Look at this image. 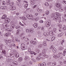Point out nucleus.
I'll return each mask as SVG.
<instances>
[{
  "label": "nucleus",
  "instance_id": "nucleus-1",
  "mask_svg": "<svg viewBox=\"0 0 66 66\" xmlns=\"http://www.w3.org/2000/svg\"><path fill=\"white\" fill-rule=\"evenodd\" d=\"M58 16H61L60 13H59L58 12H56L55 13H55L54 14L53 16V20H60L61 19Z\"/></svg>",
  "mask_w": 66,
  "mask_h": 66
},
{
  "label": "nucleus",
  "instance_id": "nucleus-2",
  "mask_svg": "<svg viewBox=\"0 0 66 66\" xmlns=\"http://www.w3.org/2000/svg\"><path fill=\"white\" fill-rule=\"evenodd\" d=\"M57 54L53 56V57L55 59H56L57 57H60L62 55V52H60V50L57 52Z\"/></svg>",
  "mask_w": 66,
  "mask_h": 66
},
{
  "label": "nucleus",
  "instance_id": "nucleus-3",
  "mask_svg": "<svg viewBox=\"0 0 66 66\" xmlns=\"http://www.w3.org/2000/svg\"><path fill=\"white\" fill-rule=\"evenodd\" d=\"M12 41V39L9 40L8 41L6 39L4 40V42L6 43V45H7L8 43H11Z\"/></svg>",
  "mask_w": 66,
  "mask_h": 66
},
{
  "label": "nucleus",
  "instance_id": "nucleus-4",
  "mask_svg": "<svg viewBox=\"0 0 66 66\" xmlns=\"http://www.w3.org/2000/svg\"><path fill=\"white\" fill-rule=\"evenodd\" d=\"M27 17L28 19H31L33 18V15L32 14L29 15L28 14L27 15Z\"/></svg>",
  "mask_w": 66,
  "mask_h": 66
},
{
  "label": "nucleus",
  "instance_id": "nucleus-5",
  "mask_svg": "<svg viewBox=\"0 0 66 66\" xmlns=\"http://www.w3.org/2000/svg\"><path fill=\"white\" fill-rule=\"evenodd\" d=\"M51 24V22L50 21H48L47 22L46 24L45 25L47 27H48L50 26Z\"/></svg>",
  "mask_w": 66,
  "mask_h": 66
},
{
  "label": "nucleus",
  "instance_id": "nucleus-6",
  "mask_svg": "<svg viewBox=\"0 0 66 66\" xmlns=\"http://www.w3.org/2000/svg\"><path fill=\"white\" fill-rule=\"evenodd\" d=\"M21 48L22 50H25V44L23 43L21 44Z\"/></svg>",
  "mask_w": 66,
  "mask_h": 66
},
{
  "label": "nucleus",
  "instance_id": "nucleus-7",
  "mask_svg": "<svg viewBox=\"0 0 66 66\" xmlns=\"http://www.w3.org/2000/svg\"><path fill=\"white\" fill-rule=\"evenodd\" d=\"M56 6L57 7L59 8V9H61V4L59 3H57L56 4Z\"/></svg>",
  "mask_w": 66,
  "mask_h": 66
},
{
  "label": "nucleus",
  "instance_id": "nucleus-8",
  "mask_svg": "<svg viewBox=\"0 0 66 66\" xmlns=\"http://www.w3.org/2000/svg\"><path fill=\"white\" fill-rule=\"evenodd\" d=\"M10 9L11 11H14L16 10V7L15 6H13L10 7Z\"/></svg>",
  "mask_w": 66,
  "mask_h": 66
},
{
  "label": "nucleus",
  "instance_id": "nucleus-9",
  "mask_svg": "<svg viewBox=\"0 0 66 66\" xmlns=\"http://www.w3.org/2000/svg\"><path fill=\"white\" fill-rule=\"evenodd\" d=\"M20 19H22V20H27V18L24 16H21L20 17Z\"/></svg>",
  "mask_w": 66,
  "mask_h": 66
},
{
  "label": "nucleus",
  "instance_id": "nucleus-10",
  "mask_svg": "<svg viewBox=\"0 0 66 66\" xmlns=\"http://www.w3.org/2000/svg\"><path fill=\"white\" fill-rule=\"evenodd\" d=\"M3 26L4 28H6L8 27V25L6 24V23H4L3 24Z\"/></svg>",
  "mask_w": 66,
  "mask_h": 66
},
{
  "label": "nucleus",
  "instance_id": "nucleus-11",
  "mask_svg": "<svg viewBox=\"0 0 66 66\" xmlns=\"http://www.w3.org/2000/svg\"><path fill=\"white\" fill-rule=\"evenodd\" d=\"M54 53H56V52H57V51L55 48L54 47H53L52 49Z\"/></svg>",
  "mask_w": 66,
  "mask_h": 66
},
{
  "label": "nucleus",
  "instance_id": "nucleus-12",
  "mask_svg": "<svg viewBox=\"0 0 66 66\" xmlns=\"http://www.w3.org/2000/svg\"><path fill=\"white\" fill-rule=\"evenodd\" d=\"M43 35L44 36H47L49 35V32H45V33H43Z\"/></svg>",
  "mask_w": 66,
  "mask_h": 66
},
{
  "label": "nucleus",
  "instance_id": "nucleus-13",
  "mask_svg": "<svg viewBox=\"0 0 66 66\" xmlns=\"http://www.w3.org/2000/svg\"><path fill=\"white\" fill-rule=\"evenodd\" d=\"M5 30L6 31H8V32H11L12 31V30L11 29L9 28H7L5 29Z\"/></svg>",
  "mask_w": 66,
  "mask_h": 66
},
{
  "label": "nucleus",
  "instance_id": "nucleus-14",
  "mask_svg": "<svg viewBox=\"0 0 66 66\" xmlns=\"http://www.w3.org/2000/svg\"><path fill=\"white\" fill-rule=\"evenodd\" d=\"M23 59L22 57H20L18 58V60L20 62H22Z\"/></svg>",
  "mask_w": 66,
  "mask_h": 66
},
{
  "label": "nucleus",
  "instance_id": "nucleus-15",
  "mask_svg": "<svg viewBox=\"0 0 66 66\" xmlns=\"http://www.w3.org/2000/svg\"><path fill=\"white\" fill-rule=\"evenodd\" d=\"M38 26V25H37V24L36 23H35L33 24V26L34 27V28H37Z\"/></svg>",
  "mask_w": 66,
  "mask_h": 66
},
{
  "label": "nucleus",
  "instance_id": "nucleus-16",
  "mask_svg": "<svg viewBox=\"0 0 66 66\" xmlns=\"http://www.w3.org/2000/svg\"><path fill=\"white\" fill-rule=\"evenodd\" d=\"M44 53H43V54H42V56H44L45 57L48 58V56L46 55V54H45Z\"/></svg>",
  "mask_w": 66,
  "mask_h": 66
},
{
  "label": "nucleus",
  "instance_id": "nucleus-17",
  "mask_svg": "<svg viewBox=\"0 0 66 66\" xmlns=\"http://www.w3.org/2000/svg\"><path fill=\"white\" fill-rule=\"evenodd\" d=\"M10 57H14L15 56V54L14 53H11L10 54Z\"/></svg>",
  "mask_w": 66,
  "mask_h": 66
},
{
  "label": "nucleus",
  "instance_id": "nucleus-18",
  "mask_svg": "<svg viewBox=\"0 0 66 66\" xmlns=\"http://www.w3.org/2000/svg\"><path fill=\"white\" fill-rule=\"evenodd\" d=\"M15 27V24H12L10 28L12 29H13L14 27Z\"/></svg>",
  "mask_w": 66,
  "mask_h": 66
},
{
  "label": "nucleus",
  "instance_id": "nucleus-19",
  "mask_svg": "<svg viewBox=\"0 0 66 66\" xmlns=\"http://www.w3.org/2000/svg\"><path fill=\"white\" fill-rule=\"evenodd\" d=\"M30 43L31 44H32V45H35V42L33 41H31L30 42Z\"/></svg>",
  "mask_w": 66,
  "mask_h": 66
},
{
  "label": "nucleus",
  "instance_id": "nucleus-20",
  "mask_svg": "<svg viewBox=\"0 0 66 66\" xmlns=\"http://www.w3.org/2000/svg\"><path fill=\"white\" fill-rule=\"evenodd\" d=\"M12 63L14 64V65H18V63H17V62L14 61L12 62Z\"/></svg>",
  "mask_w": 66,
  "mask_h": 66
},
{
  "label": "nucleus",
  "instance_id": "nucleus-21",
  "mask_svg": "<svg viewBox=\"0 0 66 66\" xmlns=\"http://www.w3.org/2000/svg\"><path fill=\"white\" fill-rule=\"evenodd\" d=\"M62 25H60L59 27V32H62Z\"/></svg>",
  "mask_w": 66,
  "mask_h": 66
},
{
  "label": "nucleus",
  "instance_id": "nucleus-22",
  "mask_svg": "<svg viewBox=\"0 0 66 66\" xmlns=\"http://www.w3.org/2000/svg\"><path fill=\"white\" fill-rule=\"evenodd\" d=\"M15 55L16 57H19V54L17 53H15Z\"/></svg>",
  "mask_w": 66,
  "mask_h": 66
},
{
  "label": "nucleus",
  "instance_id": "nucleus-23",
  "mask_svg": "<svg viewBox=\"0 0 66 66\" xmlns=\"http://www.w3.org/2000/svg\"><path fill=\"white\" fill-rule=\"evenodd\" d=\"M42 59V57L40 56H39L38 57H37V58H36V60H38V61H39L40 60Z\"/></svg>",
  "mask_w": 66,
  "mask_h": 66
},
{
  "label": "nucleus",
  "instance_id": "nucleus-24",
  "mask_svg": "<svg viewBox=\"0 0 66 66\" xmlns=\"http://www.w3.org/2000/svg\"><path fill=\"white\" fill-rule=\"evenodd\" d=\"M6 17V15H4L3 16L2 18L4 19H5Z\"/></svg>",
  "mask_w": 66,
  "mask_h": 66
},
{
  "label": "nucleus",
  "instance_id": "nucleus-25",
  "mask_svg": "<svg viewBox=\"0 0 66 66\" xmlns=\"http://www.w3.org/2000/svg\"><path fill=\"white\" fill-rule=\"evenodd\" d=\"M63 35V33H61L58 35V37H61Z\"/></svg>",
  "mask_w": 66,
  "mask_h": 66
},
{
  "label": "nucleus",
  "instance_id": "nucleus-26",
  "mask_svg": "<svg viewBox=\"0 0 66 66\" xmlns=\"http://www.w3.org/2000/svg\"><path fill=\"white\" fill-rule=\"evenodd\" d=\"M9 33H7L5 34L4 36L5 37H8V36H9Z\"/></svg>",
  "mask_w": 66,
  "mask_h": 66
},
{
  "label": "nucleus",
  "instance_id": "nucleus-27",
  "mask_svg": "<svg viewBox=\"0 0 66 66\" xmlns=\"http://www.w3.org/2000/svg\"><path fill=\"white\" fill-rule=\"evenodd\" d=\"M25 40L26 42H30V39L28 38H25Z\"/></svg>",
  "mask_w": 66,
  "mask_h": 66
},
{
  "label": "nucleus",
  "instance_id": "nucleus-28",
  "mask_svg": "<svg viewBox=\"0 0 66 66\" xmlns=\"http://www.w3.org/2000/svg\"><path fill=\"white\" fill-rule=\"evenodd\" d=\"M56 65V63L55 62H53L52 63V65L53 66H55Z\"/></svg>",
  "mask_w": 66,
  "mask_h": 66
},
{
  "label": "nucleus",
  "instance_id": "nucleus-29",
  "mask_svg": "<svg viewBox=\"0 0 66 66\" xmlns=\"http://www.w3.org/2000/svg\"><path fill=\"white\" fill-rule=\"evenodd\" d=\"M2 52L4 54H5L6 53V51L5 50H2Z\"/></svg>",
  "mask_w": 66,
  "mask_h": 66
},
{
  "label": "nucleus",
  "instance_id": "nucleus-30",
  "mask_svg": "<svg viewBox=\"0 0 66 66\" xmlns=\"http://www.w3.org/2000/svg\"><path fill=\"white\" fill-rule=\"evenodd\" d=\"M10 0L6 2V4H7V5H10Z\"/></svg>",
  "mask_w": 66,
  "mask_h": 66
},
{
  "label": "nucleus",
  "instance_id": "nucleus-31",
  "mask_svg": "<svg viewBox=\"0 0 66 66\" xmlns=\"http://www.w3.org/2000/svg\"><path fill=\"white\" fill-rule=\"evenodd\" d=\"M30 3L31 4H35V3L34 2V1L33 0L30 1Z\"/></svg>",
  "mask_w": 66,
  "mask_h": 66
},
{
  "label": "nucleus",
  "instance_id": "nucleus-32",
  "mask_svg": "<svg viewBox=\"0 0 66 66\" xmlns=\"http://www.w3.org/2000/svg\"><path fill=\"white\" fill-rule=\"evenodd\" d=\"M43 50H44V52H42V54H45V52H46V51H47V49H43Z\"/></svg>",
  "mask_w": 66,
  "mask_h": 66
},
{
  "label": "nucleus",
  "instance_id": "nucleus-33",
  "mask_svg": "<svg viewBox=\"0 0 66 66\" xmlns=\"http://www.w3.org/2000/svg\"><path fill=\"white\" fill-rule=\"evenodd\" d=\"M43 45L44 46H47V44H46V42H44L43 43Z\"/></svg>",
  "mask_w": 66,
  "mask_h": 66
},
{
  "label": "nucleus",
  "instance_id": "nucleus-34",
  "mask_svg": "<svg viewBox=\"0 0 66 66\" xmlns=\"http://www.w3.org/2000/svg\"><path fill=\"white\" fill-rule=\"evenodd\" d=\"M47 66H52L51 65V62H48L47 64Z\"/></svg>",
  "mask_w": 66,
  "mask_h": 66
},
{
  "label": "nucleus",
  "instance_id": "nucleus-35",
  "mask_svg": "<svg viewBox=\"0 0 66 66\" xmlns=\"http://www.w3.org/2000/svg\"><path fill=\"white\" fill-rule=\"evenodd\" d=\"M55 39V37H53L52 38L51 41L53 42Z\"/></svg>",
  "mask_w": 66,
  "mask_h": 66
},
{
  "label": "nucleus",
  "instance_id": "nucleus-36",
  "mask_svg": "<svg viewBox=\"0 0 66 66\" xmlns=\"http://www.w3.org/2000/svg\"><path fill=\"white\" fill-rule=\"evenodd\" d=\"M19 30H18L16 33V35H18L19 34Z\"/></svg>",
  "mask_w": 66,
  "mask_h": 66
},
{
  "label": "nucleus",
  "instance_id": "nucleus-37",
  "mask_svg": "<svg viewBox=\"0 0 66 66\" xmlns=\"http://www.w3.org/2000/svg\"><path fill=\"white\" fill-rule=\"evenodd\" d=\"M37 11L38 12H42L43 11V10L42 9H38L37 10Z\"/></svg>",
  "mask_w": 66,
  "mask_h": 66
},
{
  "label": "nucleus",
  "instance_id": "nucleus-38",
  "mask_svg": "<svg viewBox=\"0 0 66 66\" xmlns=\"http://www.w3.org/2000/svg\"><path fill=\"white\" fill-rule=\"evenodd\" d=\"M28 4H25L24 5V7L25 9H27V7H28Z\"/></svg>",
  "mask_w": 66,
  "mask_h": 66
},
{
  "label": "nucleus",
  "instance_id": "nucleus-39",
  "mask_svg": "<svg viewBox=\"0 0 66 66\" xmlns=\"http://www.w3.org/2000/svg\"><path fill=\"white\" fill-rule=\"evenodd\" d=\"M64 49V47H63L61 46L59 48V50H62Z\"/></svg>",
  "mask_w": 66,
  "mask_h": 66
},
{
  "label": "nucleus",
  "instance_id": "nucleus-40",
  "mask_svg": "<svg viewBox=\"0 0 66 66\" xmlns=\"http://www.w3.org/2000/svg\"><path fill=\"white\" fill-rule=\"evenodd\" d=\"M42 66H46V64L45 63H42Z\"/></svg>",
  "mask_w": 66,
  "mask_h": 66
},
{
  "label": "nucleus",
  "instance_id": "nucleus-41",
  "mask_svg": "<svg viewBox=\"0 0 66 66\" xmlns=\"http://www.w3.org/2000/svg\"><path fill=\"white\" fill-rule=\"evenodd\" d=\"M45 14L46 15H48V14H49V11H46L45 12Z\"/></svg>",
  "mask_w": 66,
  "mask_h": 66
},
{
  "label": "nucleus",
  "instance_id": "nucleus-42",
  "mask_svg": "<svg viewBox=\"0 0 66 66\" xmlns=\"http://www.w3.org/2000/svg\"><path fill=\"white\" fill-rule=\"evenodd\" d=\"M5 21V23H9V22L10 21V20H9V21L7 20H6Z\"/></svg>",
  "mask_w": 66,
  "mask_h": 66
},
{
  "label": "nucleus",
  "instance_id": "nucleus-43",
  "mask_svg": "<svg viewBox=\"0 0 66 66\" xmlns=\"http://www.w3.org/2000/svg\"><path fill=\"white\" fill-rule=\"evenodd\" d=\"M29 59V57L28 56H26L25 57L24 59L25 60H27V59Z\"/></svg>",
  "mask_w": 66,
  "mask_h": 66
},
{
  "label": "nucleus",
  "instance_id": "nucleus-44",
  "mask_svg": "<svg viewBox=\"0 0 66 66\" xmlns=\"http://www.w3.org/2000/svg\"><path fill=\"white\" fill-rule=\"evenodd\" d=\"M40 52V51L39 50V49H38L36 50V52H37V53H39V52Z\"/></svg>",
  "mask_w": 66,
  "mask_h": 66
},
{
  "label": "nucleus",
  "instance_id": "nucleus-45",
  "mask_svg": "<svg viewBox=\"0 0 66 66\" xmlns=\"http://www.w3.org/2000/svg\"><path fill=\"white\" fill-rule=\"evenodd\" d=\"M62 3L63 4H66V2L65 1H63L62 2Z\"/></svg>",
  "mask_w": 66,
  "mask_h": 66
},
{
  "label": "nucleus",
  "instance_id": "nucleus-46",
  "mask_svg": "<svg viewBox=\"0 0 66 66\" xmlns=\"http://www.w3.org/2000/svg\"><path fill=\"white\" fill-rule=\"evenodd\" d=\"M14 5V3L13 2H12L11 3H10V4L9 5Z\"/></svg>",
  "mask_w": 66,
  "mask_h": 66
},
{
  "label": "nucleus",
  "instance_id": "nucleus-47",
  "mask_svg": "<svg viewBox=\"0 0 66 66\" xmlns=\"http://www.w3.org/2000/svg\"><path fill=\"white\" fill-rule=\"evenodd\" d=\"M64 8L63 9H60V12H62L64 11Z\"/></svg>",
  "mask_w": 66,
  "mask_h": 66
},
{
  "label": "nucleus",
  "instance_id": "nucleus-48",
  "mask_svg": "<svg viewBox=\"0 0 66 66\" xmlns=\"http://www.w3.org/2000/svg\"><path fill=\"white\" fill-rule=\"evenodd\" d=\"M28 51L29 52H31V48L29 47L28 48Z\"/></svg>",
  "mask_w": 66,
  "mask_h": 66
},
{
  "label": "nucleus",
  "instance_id": "nucleus-49",
  "mask_svg": "<svg viewBox=\"0 0 66 66\" xmlns=\"http://www.w3.org/2000/svg\"><path fill=\"white\" fill-rule=\"evenodd\" d=\"M64 40H62V41L61 42V45H63V43H64Z\"/></svg>",
  "mask_w": 66,
  "mask_h": 66
},
{
  "label": "nucleus",
  "instance_id": "nucleus-50",
  "mask_svg": "<svg viewBox=\"0 0 66 66\" xmlns=\"http://www.w3.org/2000/svg\"><path fill=\"white\" fill-rule=\"evenodd\" d=\"M65 53H66V52H65V51H64L63 53V56H65Z\"/></svg>",
  "mask_w": 66,
  "mask_h": 66
},
{
  "label": "nucleus",
  "instance_id": "nucleus-51",
  "mask_svg": "<svg viewBox=\"0 0 66 66\" xmlns=\"http://www.w3.org/2000/svg\"><path fill=\"white\" fill-rule=\"evenodd\" d=\"M45 4L46 6H48L49 5V4L48 3H46Z\"/></svg>",
  "mask_w": 66,
  "mask_h": 66
},
{
  "label": "nucleus",
  "instance_id": "nucleus-52",
  "mask_svg": "<svg viewBox=\"0 0 66 66\" xmlns=\"http://www.w3.org/2000/svg\"><path fill=\"white\" fill-rule=\"evenodd\" d=\"M26 32L27 33H28V32H29V31H30V30H29V29H26Z\"/></svg>",
  "mask_w": 66,
  "mask_h": 66
},
{
  "label": "nucleus",
  "instance_id": "nucleus-53",
  "mask_svg": "<svg viewBox=\"0 0 66 66\" xmlns=\"http://www.w3.org/2000/svg\"><path fill=\"white\" fill-rule=\"evenodd\" d=\"M64 27L63 28V30H66V27L64 25Z\"/></svg>",
  "mask_w": 66,
  "mask_h": 66
},
{
  "label": "nucleus",
  "instance_id": "nucleus-54",
  "mask_svg": "<svg viewBox=\"0 0 66 66\" xmlns=\"http://www.w3.org/2000/svg\"><path fill=\"white\" fill-rule=\"evenodd\" d=\"M12 61V60L10 59V60H7V62H11Z\"/></svg>",
  "mask_w": 66,
  "mask_h": 66
},
{
  "label": "nucleus",
  "instance_id": "nucleus-55",
  "mask_svg": "<svg viewBox=\"0 0 66 66\" xmlns=\"http://www.w3.org/2000/svg\"><path fill=\"white\" fill-rule=\"evenodd\" d=\"M29 32H30V33H33V30H30Z\"/></svg>",
  "mask_w": 66,
  "mask_h": 66
},
{
  "label": "nucleus",
  "instance_id": "nucleus-56",
  "mask_svg": "<svg viewBox=\"0 0 66 66\" xmlns=\"http://www.w3.org/2000/svg\"><path fill=\"white\" fill-rule=\"evenodd\" d=\"M2 4L3 5H4L5 4V1H3L2 3Z\"/></svg>",
  "mask_w": 66,
  "mask_h": 66
},
{
  "label": "nucleus",
  "instance_id": "nucleus-57",
  "mask_svg": "<svg viewBox=\"0 0 66 66\" xmlns=\"http://www.w3.org/2000/svg\"><path fill=\"white\" fill-rule=\"evenodd\" d=\"M32 61H33V62H34V63H35V62H36V60H35L34 59H31Z\"/></svg>",
  "mask_w": 66,
  "mask_h": 66
},
{
  "label": "nucleus",
  "instance_id": "nucleus-58",
  "mask_svg": "<svg viewBox=\"0 0 66 66\" xmlns=\"http://www.w3.org/2000/svg\"><path fill=\"white\" fill-rule=\"evenodd\" d=\"M50 34V35L51 36H53L54 35L53 32H52L51 34Z\"/></svg>",
  "mask_w": 66,
  "mask_h": 66
},
{
  "label": "nucleus",
  "instance_id": "nucleus-59",
  "mask_svg": "<svg viewBox=\"0 0 66 66\" xmlns=\"http://www.w3.org/2000/svg\"><path fill=\"white\" fill-rule=\"evenodd\" d=\"M12 46H13V47H15L16 46V45H15V44L14 43H13L12 44Z\"/></svg>",
  "mask_w": 66,
  "mask_h": 66
},
{
  "label": "nucleus",
  "instance_id": "nucleus-60",
  "mask_svg": "<svg viewBox=\"0 0 66 66\" xmlns=\"http://www.w3.org/2000/svg\"><path fill=\"white\" fill-rule=\"evenodd\" d=\"M53 30L54 32H55L56 31V28H54Z\"/></svg>",
  "mask_w": 66,
  "mask_h": 66
},
{
  "label": "nucleus",
  "instance_id": "nucleus-61",
  "mask_svg": "<svg viewBox=\"0 0 66 66\" xmlns=\"http://www.w3.org/2000/svg\"><path fill=\"white\" fill-rule=\"evenodd\" d=\"M45 30V29L44 28V27H41V30H42V31H44Z\"/></svg>",
  "mask_w": 66,
  "mask_h": 66
},
{
  "label": "nucleus",
  "instance_id": "nucleus-62",
  "mask_svg": "<svg viewBox=\"0 0 66 66\" xmlns=\"http://www.w3.org/2000/svg\"><path fill=\"white\" fill-rule=\"evenodd\" d=\"M34 52V51H31L30 52V54H33Z\"/></svg>",
  "mask_w": 66,
  "mask_h": 66
},
{
  "label": "nucleus",
  "instance_id": "nucleus-63",
  "mask_svg": "<svg viewBox=\"0 0 66 66\" xmlns=\"http://www.w3.org/2000/svg\"><path fill=\"white\" fill-rule=\"evenodd\" d=\"M63 63L64 64H66V60H64L63 61Z\"/></svg>",
  "mask_w": 66,
  "mask_h": 66
},
{
  "label": "nucleus",
  "instance_id": "nucleus-64",
  "mask_svg": "<svg viewBox=\"0 0 66 66\" xmlns=\"http://www.w3.org/2000/svg\"><path fill=\"white\" fill-rule=\"evenodd\" d=\"M38 66H42V63H40L38 65Z\"/></svg>",
  "mask_w": 66,
  "mask_h": 66
}]
</instances>
